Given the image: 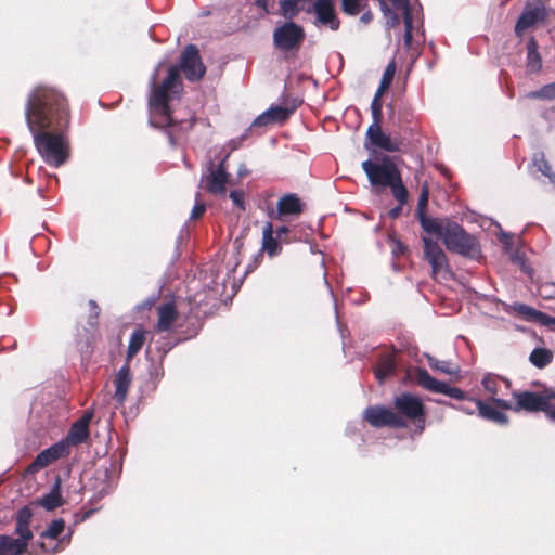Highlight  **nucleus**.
<instances>
[{"mask_svg":"<svg viewBox=\"0 0 555 555\" xmlns=\"http://www.w3.org/2000/svg\"><path fill=\"white\" fill-rule=\"evenodd\" d=\"M288 231H289V230H288V228H287V227L282 225V227H280V228H278V229H276L275 233H276L278 237H281L282 235H284V234L288 233Z\"/></svg>","mask_w":555,"mask_h":555,"instance_id":"680f3d73","label":"nucleus"},{"mask_svg":"<svg viewBox=\"0 0 555 555\" xmlns=\"http://www.w3.org/2000/svg\"><path fill=\"white\" fill-rule=\"evenodd\" d=\"M391 247H392V254L396 257H399L406 251L405 245L396 238H391Z\"/></svg>","mask_w":555,"mask_h":555,"instance_id":"a18cd8bd","label":"nucleus"},{"mask_svg":"<svg viewBox=\"0 0 555 555\" xmlns=\"http://www.w3.org/2000/svg\"><path fill=\"white\" fill-rule=\"evenodd\" d=\"M378 2H379L380 10L384 13V16H388V14L392 12V10L388 7V4L385 2V0H378Z\"/></svg>","mask_w":555,"mask_h":555,"instance_id":"bf43d9fd","label":"nucleus"},{"mask_svg":"<svg viewBox=\"0 0 555 555\" xmlns=\"http://www.w3.org/2000/svg\"><path fill=\"white\" fill-rule=\"evenodd\" d=\"M395 73H396V64H395V62H390L387 65V67L385 68L379 87L376 90L377 96H382L383 93L385 92V90H387L389 88V86L391 85V82L393 80Z\"/></svg>","mask_w":555,"mask_h":555,"instance_id":"4c0bfd02","label":"nucleus"},{"mask_svg":"<svg viewBox=\"0 0 555 555\" xmlns=\"http://www.w3.org/2000/svg\"><path fill=\"white\" fill-rule=\"evenodd\" d=\"M361 167L373 186L387 188L401 175L388 156H384L380 162L366 159L362 162Z\"/></svg>","mask_w":555,"mask_h":555,"instance_id":"20e7f679","label":"nucleus"},{"mask_svg":"<svg viewBox=\"0 0 555 555\" xmlns=\"http://www.w3.org/2000/svg\"><path fill=\"white\" fill-rule=\"evenodd\" d=\"M99 474H100L103 478H106L108 473H107V470L105 469L104 472L99 473Z\"/></svg>","mask_w":555,"mask_h":555,"instance_id":"774afa93","label":"nucleus"},{"mask_svg":"<svg viewBox=\"0 0 555 555\" xmlns=\"http://www.w3.org/2000/svg\"><path fill=\"white\" fill-rule=\"evenodd\" d=\"M534 166L542 172L550 182L555 186V173L552 171V167L546 160L543 153H537L533 158Z\"/></svg>","mask_w":555,"mask_h":555,"instance_id":"72a5a7b5","label":"nucleus"},{"mask_svg":"<svg viewBox=\"0 0 555 555\" xmlns=\"http://www.w3.org/2000/svg\"><path fill=\"white\" fill-rule=\"evenodd\" d=\"M396 362L391 356L382 358L375 367V377L382 384L389 375L395 372Z\"/></svg>","mask_w":555,"mask_h":555,"instance_id":"c756f323","label":"nucleus"},{"mask_svg":"<svg viewBox=\"0 0 555 555\" xmlns=\"http://www.w3.org/2000/svg\"><path fill=\"white\" fill-rule=\"evenodd\" d=\"M366 137L373 145L386 152H399L401 150L402 141L384 132L382 127L376 124L367 128Z\"/></svg>","mask_w":555,"mask_h":555,"instance_id":"4468645a","label":"nucleus"},{"mask_svg":"<svg viewBox=\"0 0 555 555\" xmlns=\"http://www.w3.org/2000/svg\"><path fill=\"white\" fill-rule=\"evenodd\" d=\"M273 232L272 223L267 222L262 229V250L270 256L276 255L281 249L278 241L273 237Z\"/></svg>","mask_w":555,"mask_h":555,"instance_id":"a878e982","label":"nucleus"},{"mask_svg":"<svg viewBox=\"0 0 555 555\" xmlns=\"http://www.w3.org/2000/svg\"><path fill=\"white\" fill-rule=\"evenodd\" d=\"M402 206L403 205L399 204L398 206H396L392 209H390V211H389L390 218H392V219L398 218L400 216L401 211H402Z\"/></svg>","mask_w":555,"mask_h":555,"instance_id":"13d9d810","label":"nucleus"},{"mask_svg":"<svg viewBox=\"0 0 555 555\" xmlns=\"http://www.w3.org/2000/svg\"><path fill=\"white\" fill-rule=\"evenodd\" d=\"M206 209V206L204 203L196 202L192 211H191V219H197L199 218Z\"/></svg>","mask_w":555,"mask_h":555,"instance_id":"49530a36","label":"nucleus"},{"mask_svg":"<svg viewBox=\"0 0 555 555\" xmlns=\"http://www.w3.org/2000/svg\"><path fill=\"white\" fill-rule=\"evenodd\" d=\"M109 492V485L108 483H105L101 487V489L98 491V495L99 498H102L104 496L105 494H107Z\"/></svg>","mask_w":555,"mask_h":555,"instance_id":"052dcab7","label":"nucleus"},{"mask_svg":"<svg viewBox=\"0 0 555 555\" xmlns=\"http://www.w3.org/2000/svg\"><path fill=\"white\" fill-rule=\"evenodd\" d=\"M229 196L235 206H237L242 210L245 209L244 192L243 191H240V190L231 191Z\"/></svg>","mask_w":555,"mask_h":555,"instance_id":"79ce46f5","label":"nucleus"},{"mask_svg":"<svg viewBox=\"0 0 555 555\" xmlns=\"http://www.w3.org/2000/svg\"><path fill=\"white\" fill-rule=\"evenodd\" d=\"M27 544L9 535L0 537V555H21L26 551Z\"/></svg>","mask_w":555,"mask_h":555,"instance_id":"5701e85b","label":"nucleus"},{"mask_svg":"<svg viewBox=\"0 0 555 555\" xmlns=\"http://www.w3.org/2000/svg\"><path fill=\"white\" fill-rule=\"evenodd\" d=\"M428 365L436 371L444 373L447 375H457L460 373V367L453 364L451 361H440L434 358L433 356L425 353Z\"/></svg>","mask_w":555,"mask_h":555,"instance_id":"c85d7f7f","label":"nucleus"},{"mask_svg":"<svg viewBox=\"0 0 555 555\" xmlns=\"http://www.w3.org/2000/svg\"><path fill=\"white\" fill-rule=\"evenodd\" d=\"M305 39L302 26L288 21L273 31V44L281 52L297 51Z\"/></svg>","mask_w":555,"mask_h":555,"instance_id":"39448f33","label":"nucleus"},{"mask_svg":"<svg viewBox=\"0 0 555 555\" xmlns=\"http://www.w3.org/2000/svg\"><path fill=\"white\" fill-rule=\"evenodd\" d=\"M372 18H373V15H372L371 11L367 10V11H364L362 13V15L360 16V22L363 23L364 25H366V24L371 23Z\"/></svg>","mask_w":555,"mask_h":555,"instance_id":"6e6d98bb","label":"nucleus"},{"mask_svg":"<svg viewBox=\"0 0 555 555\" xmlns=\"http://www.w3.org/2000/svg\"><path fill=\"white\" fill-rule=\"evenodd\" d=\"M291 114V111L283 106H273L260 114L253 122V126H268L271 124L285 120Z\"/></svg>","mask_w":555,"mask_h":555,"instance_id":"6ab92c4d","label":"nucleus"},{"mask_svg":"<svg viewBox=\"0 0 555 555\" xmlns=\"http://www.w3.org/2000/svg\"><path fill=\"white\" fill-rule=\"evenodd\" d=\"M393 405L399 413L398 415L414 421L420 426V430H423L425 408L417 396L410 392H403L395 398Z\"/></svg>","mask_w":555,"mask_h":555,"instance_id":"0eeeda50","label":"nucleus"},{"mask_svg":"<svg viewBox=\"0 0 555 555\" xmlns=\"http://www.w3.org/2000/svg\"><path fill=\"white\" fill-rule=\"evenodd\" d=\"M428 203V189L427 186H423L420 197H418V209L422 210L427 206Z\"/></svg>","mask_w":555,"mask_h":555,"instance_id":"de8ad7c7","label":"nucleus"},{"mask_svg":"<svg viewBox=\"0 0 555 555\" xmlns=\"http://www.w3.org/2000/svg\"><path fill=\"white\" fill-rule=\"evenodd\" d=\"M365 7L366 0H340L341 11L349 16L358 15Z\"/></svg>","mask_w":555,"mask_h":555,"instance_id":"c9c22d12","label":"nucleus"},{"mask_svg":"<svg viewBox=\"0 0 555 555\" xmlns=\"http://www.w3.org/2000/svg\"><path fill=\"white\" fill-rule=\"evenodd\" d=\"M542 68V60L538 52V43L533 37L527 42V70L538 73Z\"/></svg>","mask_w":555,"mask_h":555,"instance_id":"393cba45","label":"nucleus"},{"mask_svg":"<svg viewBox=\"0 0 555 555\" xmlns=\"http://www.w3.org/2000/svg\"><path fill=\"white\" fill-rule=\"evenodd\" d=\"M65 529V521L62 518L54 519L48 528L41 532V539H57Z\"/></svg>","mask_w":555,"mask_h":555,"instance_id":"e433bc0d","label":"nucleus"},{"mask_svg":"<svg viewBox=\"0 0 555 555\" xmlns=\"http://www.w3.org/2000/svg\"><path fill=\"white\" fill-rule=\"evenodd\" d=\"M526 98L542 101L555 100V81L543 86L539 90L528 92Z\"/></svg>","mask_w":555,"mask_h":555,"instance_id":"2f4dec72","label":"nucleus"},{"mask_svg":"<svg viewBox=\"0 0 555 555\" xmlns=\"http://www.w3.org/2000/svg\"><path fill=\"white\" fill-rule=\"evenodd\" d=\"M158 311V321H157V330L158 331H169L177 319V309L172 302H166L157 307Z\"/></svg>","mask_w":555,"mask_h":555,"instance_id":"aec40b11","label":"nucleus"},{"mask_svg":"<svg viewBox=\"0 0 555 555\" xmlns=\"http://www.w3.org/2000/svg\"><path fill=\"white\" fill-rule=\"evenodd\" d=\"M68 450L66 449L65 442H57L53 446H51L48 449H44L41 451L33 461V463L29 465L28 470L30 473H36L52 462L67 455Z\"/></svg>","mask_w":555,"mask_h":555,"instance_id":"2eb2a0df","label":"nucleus"},{"mask_svg":"<svg viewBox=\"0 0 555 555\" xmlns=\"http://www.w3.org/2000/svg\"><path fill=\"white\" fill-rule=\"evenodd\" d=\"M89 305L91 307V314H90L89 323H90V325L93 326L95 324V319L99 317L100 309H99L98 305L95 304V301H93V300H90Z\"/></svg>","mask_w":555,"mask_h":555,"instance_id":"09e8293b","label":"nucleus"},{"mask_svg":"<svg viewBox=\"0 0 555 555\" xmlns=\"http://www.w3.org/2000/svg\"><path fill=\"white\" fill-rule=\"evenodd\" d=\"M474 402L478 410L479 415L482 418L492 421L500 425H506L508 423V418H507L506 414L499 411L496 408H494L488 403H485L481 400H475Z\"/></svg>","mask_w":555,"mask_h":555,"instance_id":"412c9836","label":"nucleus"},{"mask_svg":"<svg viewBox=\"0 0 555 555\" xmlns=\"http://www.w3.org/2000/svg\"><path fill=\"white\" fill-rule=\"evenodd\" d=\"M92 412H87L81 418H79L78 421H85L86 422V425L87 427H89V423L91 422V418H92Z\"/></svg>","mask_w":555,"mask_h":555,"instance_id":"e2e57ef3","label":"nucleus"},{"mask_svg":"<svg viewBox=\"0 0 555 555\" xmlns=\"http://www.w3.org/2000/svg\"><path fill=\"white\" fill-rule=\"evenodd\" d=\"M538 323L544 326H547L551 330H555V318L550 317L548 314L541 312L539 314Z\"/></svg>","mask_w":555,"mask_h":555,"instance_id":"c03bdc74","label":"nucleus"},{"mask_svg":"<svg viewBox=\"0 0 555 555\" xmlns=\"http://www.w3.org/2000/svg\"><path fill=\"white\" fill-rule=\"evenodd\" d=\"M280 7L282 15L288 20L295 17L298 12L296 0H283Z\"/></svg>","mask_w":555,"mask_h":555,"instance_id":"a19ab883","label":"nucleus"},{"mask_svg":"<svg viewBox=\"0 0 555 555\" xmlns=\"http://www.w3.org/2000/svg\"><path fill=\"white\" fill-rule=\"evenodd\" d=\"M541 397L545 398L546 404H552L550 402L551 399H555V391L554 390H545L540 393Z\"/></svg>","mask_w":555,"mask_h":555,"instance_id":"5fc2aeb1","label":"nucleus"},{"mask_svg":"<svg viewBox=\"0 0 555 555\" xmlns=\"http://www.w3.org/2000/svg\"><path fill=\"white\" fill-rule=\"evenodd\" d=\"M382 96H377V92H375V95L371 103V111L382 109Z\"/></svg>","mask_w":555,"mask_h":555,"instance_id":"864d4df0","label":"nucleus"},{"mask_svg":"<svg viewBox=\"0 0 555 555\" xmlns=\"http://www.w3.org/2000/svg\"><path fill=\"white\" fill-rule=\"evenodd\" d=\"M180 68L190 81L199 80L206 73L201 61L199 51L194 44L185 47L180 56Z\"/></svg>","mask_w":555,"mask_h":555,"instance_id":"f8f14e48","label":"nucleus"},{"mask_svg":"<svg viewBox=\"0 0 555 555\" xmlns=\"http://www.w3.org/2000/svg\"><path fill=\"white\" fill-rule=\"evenodd\" d=\"M414 378L421 387L428 391L442 393L456 400L466 399V393L462 389L451 387L447 383L434 378L425 369L417 367Z\"/></svg>","mask_w":555,"mask_h":555,"instance_id":"9d476101","label":"nucleus"},{"mask_svg":"<svg viewBox=\"0 0 555 555\" xmlns=\"http://www.w3.org/2000/svg\"><path fill=\"white\" fill-rule=\"evenodd\" d=\"M89 437V427H87L85 421H77L75 422L67 436L66 439L63 441L66 443V449L68 450V446H77L82 443L87 438Z\"/></svg>","mask_w":555,"mask_h":555,"instance_id":"4be33fe9","label":"nucleus"},{"mask_svg":"<svg viewBox=\"0 0 555 555\" xmlns=\"http://www.w3.org/2000/svg\"><path fill=\"white\" fill-rule=\"evenodd\" d=\"M30 513L27 508H23L18 512L16 521V533L20 535L18 540H24L26 544L33 538V533L28 527Z\"/></svg>","mask_w":555,"mask_h":555,"instance_id":"bb28decb","label":"nucleus"},{"mask_svg":"<svg viewBox=\"0 0 555 555\" xmlns=\"http://www.w3.org/2000/svg\"><path fill=\"white\" fill-rule=\"evenodd\" d=\"M70 539V534H68L67 538H62L54 546L50 547L48 546L44 542H40L39 543V547L41 550L42 553H46V554H55L57 552H60V548H59V545L64 542L65 540H67V542L69 541Z\"/></svg>","mask_w":555,"mask_h":555,"instance_id":"37998d69","label":"nucleus"},{"mask_svg":"<svg viewBox=\"0 0 555 555\" xmlns=\"http://www.w3.org/2000/svg\"><path fill=\"white\" fill-rule=\"evenodd\" d=\"M25 119L35 146L46 163L53 167L63 165L68 156L65 137L47 131L60 130L68 124L67 104L63 94L50 87H36L27 98Z\"/></svg>","mask_w":555,"mask_h":555,"instance_id":"f257e3e1","label":"nucleus"},{"mask_svg":"<svg viewBox=\"0 0 555 555\" xmlns=\"http://www.w3.org/2000/svg\"><path fill=\"white\" fill-rule=\"evenodd\" d=\"M441 240L450 251L472 259H477L480 255V247L475 237L466 233L464 229L454 221L447 223V229Z\"/></svg>","mask_w":555,"mask_h":555,"instance_id":"7ed1b4c3","label":"nucleus"},{"mask_svg":"<svg viewBox=\"0 0 555 555\" xmlns=\"http://www.w3.org/2000/svg\"><path fill=\"white\" fill-rule=\"evenodd\" d=\"M372 112V117H373V122L372 125H377V126H380V119H382V109H376V111H371Z\"/></svg>","mask_w":555,"mask_h":555,"instance_id":"4d7b16f0","label":"nucleus"},{"mask_svg":"<svg viewBox=\"0 0 555 555\" xmlns=\"http://www.w3.org/2000/svg\"><path fill=\"white\" fill-rule=\"evenodd\" d=\"M227 158L228 155L217 166L212 160H209L206 172L203 173L201 178V183L212 194L223 195L225 193V185L229 180V175L225 168Z\"/></svg>","mask_w":555,"mask_h":555,"instance_id":"1a4fd4ad","label":"nucleus"},{"mask_svg":"<svg viewBox=\"0 0 555 555\" xmlns=\"http://www.w3.org/2000/svg\"><path fill=\"white\" fill-rule=\"evenodd\" d=\"M508 240H509V237H508V235L506 233H501V242L503 244L507 245L508 244Z\"/></svg>","mask_w":555,"mask_h":555,"instance_id":"69168bd1","label":"nucleus"},{"mask_svg":"<svg viewBox=\"0 0 555 555\" xmlns=\"http://www.w3.org/2000/svg\"><path fill=\"white\" fill-rule=\"evenodd\" d=\"M529 359L534 366L542 369L552 361L553 353L547 349L537 348L530 353Z\"/></svg>","mask_w":555,"mask_h":555,"instance_id":"473e14b6","label":"nucleus"},{"mask_svg":"<svg viewBox=\"0 0 555 555\" xmlns=\"http://www.w3.org/2000/svg\"><path fill=\"white\" fill-rule=\"evenodd\" d=\"M514 398L516 400L514 405L509 401L498 399L494 397L491 398V401L501 409L513 410L515 412H518L520 410H526L529 412H544L546 408L545 398L541 397L540 393H534L530 391L514 392Z\"/></svg>","mask_w":555,"mask_h":555,"instance_id":"423d86ee","label":"nucleus"},{"mask_svg":"<svg viewBox=\"0 0 555 555\" xmlns=\"http://www.w3.org/2000/svg\"><path fill=\"white\" fill-rule=\"evenodd\" d=\"M514 311H516L518 314L522 315L528 321H533L538 323L539 314L541 311H538L530 306L524 305V304H517L514 306Z\"/></svg>","mask_w":555,"mask_h":555,"instance_id":"58836bf2","label":"nucleus"},{"mask_svg":"<svg viewBox=\"0 0 555 555\" xmlns=\"http://www.w3.org/2000/svg\"><path fill=\"white\" fill-rule=\"evenodd\" d=\"M144 340H145L144 331L137 330L131 334L130 339H129L128 349H127V362L128 363L142 348Z\"/></svg>","mask_w":555,"mask_h":555,"instance_id":"7c9ffc66","label":"nucleus"},{"mask_svg":"<svg viewBox=\"0 0 555 555\" xmlns=\"http://www.w3.org/2000/svg\"><path fill=\"white\" fill-rule=\"evenodd\" d=\"M500 380L501 378L499 376L488 373L487 375L483 376L481 385L489 393L495 396L499 392Z\"/></svg>","mask_w":555,"mask_h":555,"instance_id":"ea45409f","label":"nucleus"},{"mask_svg":"<svg viewBox=\"0 0 555 555\" xmlns=\"http://www.w3.org/2000/svg\"><path fill=\"white\" fill-rule=\"evenodd\" d=\"M307 13L314 14L313 25L317 27H327L333 31L339 29L340 21L335 9V0H315L307 9Z\"/></svg>","mask_w":555,"mask_h":555,"instance_id":"6e6552de","label":"nucleus"},{"mask_svg":"<svg viewBox=\"0 0 555 555\" xmlns=\"http://www.w3.org/2000/svg\"><path fill=\"white\" fill-rule=\"evenodd\" d=\"M63 503L62 495H61V481L60 478H56L54 485L52 486L49 493L44 494L41 500L40 504L47 509V511H53L54 508L61 506Z\"/></svg>","mask_w":555,"mask_h":555,"instance_id":"b1692460","label":"nucleus"},{"mask_svg":"<svg viewBox=\"0 0 555 555\" xmlns=\"http://www.w3.org/2000/svg\"><path fill=\"white\" fill-rule=\"evenodd\" d=\"M424 243V256L431 267V273L434 276L449 274V266L444 251L439 244L433 241L430 237H423Z\"/></svg>","mask_w":555,"mask_h":555,"instance_id":"ddd939ff","label":"nucleus"},{"mask_svg":"<svg viewBox=\"0 0 555 555\" xmlns=\"http://www.w3.org/2000/svg\"><path fill=\"white\" fill-rule=\"evenodd\" d=\"M302 212V204L296 194L282 196L276 205V211L270 214L271 218L283 220L285 217H297Z\"/></svg>","mask_w":555,"mask_h":555,"instance_id":"f3484780","label":"nucleus"},{"mask_svg":"<svg viewBox=\"0 0 555 555\" xmlns=\"http://www.w3.org/2000/svg\"><path fill=\"white\" fill-rule=\"evenodd\" d=\"M246 173H247L246 168H240V169H238V176H240V177H243V176H245Z\"/></svg>","mask_w":555,"mask_h":555,"instance_id":"338daca9","label":"nucleus"},{"mask_svg":"<svg viewBox=\"0 0 555 555\" xmlns=\"http://www.w3.org/2000/svg\"><path fill=\"white\" fill-rule=\"evenodd\" d=\"M451 220L449 219H436V218H422L421 223L423 229L431 234H436L440 238H442L446 229L447 223H450Z\"/></svg>","mask_w":555,"mask_h":555,"instance_id":"cd10ccee","label":"nucleus"},{"mask_svg":"<svg viewBox=\"0 0 555 555\" xmlns=\"http://www.w3.org/2000/svg\"><path fill=\"white\" fill-rule=\"evenodd\" d=\"M256 4L266 10L267 9V4H268V0H256Z\"/></svg>","mask_w":555,"mask_h":555,"instance_id":"0e129e2a","label":"nucleus"},{"mask_svg":"<svg viewBox=\"0 0 555 555\" xmlns=\"http://www.w3.org/2000/svg\"><path fill=\"white\" fill-rule=\"evenodd\" d=\"M364 420L373 427L390 426L403 428L406 426L403 417L393 412L390 408L380 405L369 406L364 411Z\"/></svg>","mask_w":555,"mask_h":555,"instance_id":"9b49d317","label":"nucleus"},{"mask_svg":"<svg viewBox=\"0 0 555 555\" xmlns=\"http://www.w3.org/2000/svg\"><path fill=\"white\" fill-rule=\"evenodd\" d=\"M386 17V26L387 28H391V27H395L399 24V15L396 13V12H391L388 14V16H385Z\"/></svg>","mask_w":555,"mask_h":555,"instance_id":"8fccbe9b","label":"nucleus"},{"mask_svg":"<svg viewBox=\"0 0 555 555\" xmlns=\"http://www.w3.org/2000/svg\"><path fill=\"white\" fill-rule=\"evenodd\" d=\"M387 188H390L391 194L400 205H404L408 202V190L402 182L401 175L397 177Z\"/></svg>","mask_w":555,"mask_h":555,"instance_id":"f704fd0d","label":"nucleus"},{"mask_svg":"<svg viewBox=\"0 0 555 555\" xmlns=\"http://www.w3.org/2000/svg\"><path fill=\"white\" fill-rule=\"evenodd\" d=\"M115 391L113 395L114 400L122 405L127 399L129 388L132 384V375L128 362H126L116 373L114 377Z\"/></svg>","mask_w":555,"mask_h":555,"instance_id":"a211bd4d","label":"nucleus"},{"mask_svg":"<svg viewBox=\"0 0 555 555\" xmlns=\"http://www.w3.org/2000/svg\"><path fill=\"white\" fill-rule=\"evenodd\" d=\"M447 405L453 408V409H456L463 413H466V414H474L475 410L474 409H470L468 406H465V405H455V404H452V403H446Z\"/></svg>","mask_w":555,"mask_h":555,"instance_id":"3c124183","label":"nucleus"},{"mask_svg":"<svg viewBox=\"0 0 555 555\" xmlns=\"http://www.w3.org/2000/svg\"><path fill=\"white\" fill-rule=\"evenodd\" d=\"M545 16L546 12L543 4L540 3L534 7L527 5L516 23V35L521 36L527 29L543 21Z\"/></svg>","mask_w":555,"mask_h":555,"instance_id":"dca6fc26","label":"nucleus"},{"mask_svg":"<svg viewBox=\"0 0 555 555\" xmlns=\"http://www.w3.org/2000/svg\"><path fill=\"white\" fill-rule=\"evenodd\" d=\"M544 412L548 420L555 422V404H546Z\"/></svg>","mask_w":555,"mask_h":555,"instance_id":"603ef678","label":"nucleus"},{"mask_svg":"<svg viewBox=\"0 0 555 555\" xmlns=\"http://www.w3.org/2000/svg\"><path fill=\"white\" fill-rule=\"evenodd\" d=\"M163 64V62L158 63L149 83L151 89L149 96L150 124L158 128H165L172 124L169 101L179 95L182 90L178 66H169L165 79L159 85L157 83V76Z\"/></svg>","mask_w":555,"mask_h":555,"instance_id":"f03ea898","label":"nucleus"}]
</instances>
